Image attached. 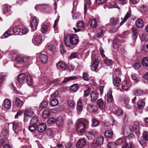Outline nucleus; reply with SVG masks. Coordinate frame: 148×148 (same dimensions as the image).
<instances>
[{
	"label": "nucleus",
	"mask_w": 148,
	"mask_h": 148,
	"mask_svg": "<svg viewBox=\"0 0 148 148\" xmlns=\"http://www.w3.org/2000/svg\"><path fill=\"white\" fill-rule=\"evenodd\" d=\"M64 42L65 45L69 47L76 46L79 43V39L77 35L75 34H66L64 35Z\"/></svg>",
	"instance_id": "1"
},
{
	"label": "nucleus",
	"mask_w": 148,
	"mask_h": 148,
	"mask_svg": "<svg viewBox=\"0 0 148 148\" xmlns=\"http://www.w3.org/2000/svg\"><path fill=\"white\" fill-rule=\"evenodd\" d=\"M88 122L85 120L79 121L77 125V130L78 132L82 133L87 127Z\"/></svg>",
	"instance_id": "2"
},
{
	"label": "nucleus",
	"mask_w": 148,
	"mask_h": 148,
	"mask_svg": "<svg viewBox=\"0 0 148 148\" xmlns=\"http://www.w3.org/2000/svg\"><path fill=\"white\" fill-rule=\"evenodd\" d=\"M56 123L58 126L60 127L63 124V120L61 116H58L56 119L53 117L49 118L47 121V123L49 124H51Z\"/></svg>",
	"instance_id": "3"
},
{
	"label": "nucleus",
	"mask_w": 148,
	"mask_h": 148,
	"mask_svg": "<svg viewBox=\"0 0 148 148\" xmlns=\"http://www.w3.org/2000/svg\"><path fill=\"white\" fill-rule=\"evenodd\" d=\"M15 59L16 62L19 64H22L29 60V56L20 55L16 56Z\"/></svg>",
	"instance_id": "4"
},
{
	"label": "nucleus",
	"mask_w": 148,
	"mask_h": 148,
	"mask_svg": "<svg viewBox=\"0 0 148 148\" xmlns=\"http://www.w3.org/2000/svg\"><path fill=\"white\" fill-rule=\"evenodd\" d=\"M85 27L84 23L82 21H79L77 24V28H73V29L75 33H77L80 31L84 30Z\"/></svg>",
	"instance_id": "5"
},
{
	"label": "nucleus",
	"mask_w": 148,
	"mask_h": 148,
	"mask_svg": "<svg viewBox=\"0 0 148 148\" xmlns=\"http://www.w3.org/2000/svg\"><path fill=\"white\" fill-rule=\"evenodd\" d=\"M138 140L141 144H143L146 143L147 141H148V132L145 131L143 132V139L138 138Z\"/></svg>",
	"instance_id": "6"
},
{
	"label": "nucleus",
	"mask_w": 148,
	"mask_h": 148,
	"mask_svg": "<svg viewBox=\"0 0 148 148\" xmlns=\"http://www.w3.org/2000/svg\"><path fill=\"white\" fill-rule=\"evenodd\" d=\"M47 128V126L45 124L41 123L39 124L36 127V130L40 133H42Z\"/></svg>",
	"instance_id": "7"
},
{
	"label": "nucleus",
	"mask_w": 148,
	"mask_h": 148,
	"mask_svg": "<svg viewBox=\"0 0 148 148\" xmlns=\"http://www.w3.org/2000/svg\"><path fill=\"white\" fill-rule=\"evenodd\" d=\"M54 110L53 109H47L44 110L42 114V117L45 119L48 118L51 113Z\"/></svg>",
	"instance_id": "8"
},
{
	"label": "nucleus",
	"mask_w": 148,
	"mask_h": 148,
	"mask_svg": "<svg viewBox=\"0 0 148 148\" xmlns=\"http://www.w3.org/2000/svg\"><path fill=\"white\" fill-rule=\"evenodd\" d=\"M132 83L130 82L123 81L122 83V87L125 90H127L132 86Z\"/></svg>",
	"instance_id": "9"
},
{
	"label": "nucleus",
	"mask_w": 148,
	"mask_h": 148,
	"mask_svg": "<svg viewBox=\"0 0 148 148\" xmlns=\"http://www.w3.org/2000/svg\"><path fill=\"white\" fill-rule=\"evenodd\" d=\"M42 41V37L40 34L38 35L35 34L34 36V38L33 41H35L36 44H40L41 43Z\"/></svg>",
	"instance_id": "10"
},
{
	"label": "nucleus",
	"mask_w": 148,
	"mask_h": 148,
	"mask_svg": "<svg viewBox=\"0 0 148 148\" xmlns=\"http://www.w3.org/2000/svg\"><path fill=\"white\" fill-rule=\"evenodd\" d=\"M11 7L7 4L3 5L2 7V12L4 14L11 13Z\"/></svg>",
	"instance_id": "11"
},
{
	"label": "nucleus",
	"mask_w": 148,
	"mask_h": 148,
	"mask_svg": "<svg viewBox=\"0 0 148 148\" xmlns=\"http://www.w3.org/2000/svg\"><path fill=\"white\" fill-rule=\"evenodd\" d=\"M86 144V141L83 138L79 139L76 144V146L78 148H81Z\"/></svg>",
	"instance_id": "12"
},
{
	"label": "nucleus",
	"mask_w": 148,
	"mask_h": 148,
	"mask_svg": "<svg viewBox=\"0 0 148 148\" xmlns=\"http://www.w3.org/2000/svg\"><path fill=\"white\" fill-rule=\"evenodd\" d=\"M86 109L87 111L89 112H93L97 110L98 107L95 105L89 104L87 106Z\"/></svg>",
	"instance_id": "13"
},
{
	"label": "nucleus",
	"mask_w": 148,
	"mask_h": 148,
	"mask_svg": "<svg viewBox=\"0 0 148 148\" xmlns=\"http://www.w3.org/2000/svg\"><path fill=\"white\" fill-rule=\"evenodd\" d=\"M103 142V138L102 136H99L96 139V142L94 146L99 147L101 145Z\"/></svg>",
	"instance_id": "14"
},
{
	"label": "nucleus",
	"mask_w": 148,
	"mask_h": 148,
	"mask_svg": "<svg viewBox=\"0 0 148 148\" xmlns=\"http://www.w3.org/2000/svg\"><path fill=\"white\" fill-rule=\"evenodd\" d=\"M96 132L95 131H87L86 133V137L88 140H90L95 137V135Z\"/></svg>",
	"instance_id": "15"
},
{
	"label": "nucleus",
	"mask_w": 148,
	"mask_h": 148,
	"mask_svg": "<svg viewBox=\"0 0 148 148\" xmlns=\"http://www.w3.org/2000/svg\"><path fill=\"white\" fill-rule=\"evenodd\" d=\"M21 122L15 121H13L12 125V129L16 132V130L18 129L19 127L21 125Z\"/></svg>",
	"instance_id": "16"
},
{
	"label": "nucleus",
	"mask_w": 148,
	"mask_h": 148,
	"mask_svg": "<svg viewBox=\"0 0 148 148\" xmlns=\"http://www.w3.org/2000/svg\"><path fill=\"white\" fill-rule=\"evenodd\" d=\"M11 101L8 99H5L3 102L4 107L6 109H9L11 107Z\"/></svg>",
	"instance_id": "17"
},
{
	"label": "nucleus",
	"mask_w": 148,
	"mask_h": 148,
	"mask_svg": "<svg viewBox=\"0 0 148 148\" xmlns=\"http://www.w3.org/2000/svg\"><path fill=\"white\" fill-rule=\"evenodd\" d=\"M99 61L97 59H96L93 61V64L91 65V69L93 71H96L98 69L99 64Z\"/></svg>",
	"instance_id": "18"
},
{
	"label": "nucleus",
	"mask_w": 148,
	"mask_h": 148,
	"mask_svg": "<svg viewBox=\"0 0 148 148\" xmlns=\"http://www.w3.org/2000/svg\"><path fill=\"white\" fill-rule=\"evenodd\" d=\"M132 38L135 41L136 40L138 36V29L135 27H132Z\"/></svg>",
	"instance_id": "19"
},
{
	"label": "nucleus",
	"mask_w": 148,
	"mask_h": 148,
	"mask_svg": "<svg viewBox=\"0 0 148 148\" xmlns=\"http://www.w3.org/2000/svg\"><path fill=\"white\" fill-rule=\"evenodd\" d=\"M97 103L99 107V108L101 110H103L105 108L106 106L103 100L100 99L97 101Z\"/></svg>",
	"instance_id": "20"
},
{
	"label": "nucleus",
	"mask_w": 148,
	"mask_h": 148,
	"mask_svg": "<svg viewBox=\"0 0 148 148\" xmlns=\"http://www.w3.org/2000/svg\"><path fill=\"white\" fill-rule=\"evenodd\" d=\"M25 76L26 75L25 73H22L18 76L17 79L20 84H22L23 82Z\"/></svg>",
	"instance_id": "21"
},
{
	"label": "nucleus",
	"mask_w": 148,
	"mask_h": 148,
	"mask_svg": "<svg viewBox=\"0 0 148 148\" xmlns=\"http://www.w3.org/2000/svg\"><path fill=\"white\" fill-rule=\"evenodd\" d=\"M112 89H110L107 94V101L108 102L110 103L112 102L113 100V99L112 95Z\"/></svg>",
	"instance_id": "22"
},
{
	"label": "nucleus",
	"mask_w": 148,
	"mask_h": 148,
	"mask_svg": "<svg viewBox=\"0 0 148 148\" xmlns=\"http://www.w3.org/2000/svg\"><path fill=\"white\" fill-rule=\"evenodd\" d=\"M90 96L91 101L94 102L98 99L99 95L95 91H93L90 93Z\"/></svg>",
	"instance_id": "23"
},
{
	"label": "nucleus",
	"mask_w": 148,
	"mask_h": 148,
	"mask_svg": "<svg viewBox=\"0 0 148 148\" xmlns=\"http://www.w3.org/2000/svg\"><path fill=\"white\" fill-rule=\"evenodd\" d=\"M38 25V22L35 18H33L32 20L31 27L33 30H35L37 29Z\"/></svg>",
	"instance_id": "24"
},
{
	"label": "nucleus",
	"mask_w": 148,
	"mask_h": 148,
	"mask_svg": "<svg viewBox=\"0 0 148 148\" xmlns=\"http://www.w3.org/2000/svg\"><path fill=\"white\" fill-rule=\"evenodd\" d=\"M139 10L141 13L145 14L148 12V7L146 5H142L139 7Z\"/></svg>",
	"instance_id": "25"
},
{
	"label": "nucleus",
	"mask_w": 148,
	"mask_h": 148,
	"mask_svg": "<svg viewBox=\"0 0 148 148\" xmlns=\"http://www.w3.org/2000/svg\"><path fill=\"white\" fill-rule=\"evenodd\" d=\"M56 66L58 69H64L66 67V64L63 62L60 61L57 63Z\"/></svg>",
	"instance_id": "26"
},
{
	"label": "nucleus",
	"mask_w": 148,
	"mask_h": 148,
	"mask_svg": "<svg viewBox=\"0 0 148 148\" xmlns=\"http://www.w3.org/2000/svg\"><path fill=\"white\" fill-rule=\"evenodd\" d=\"M39 58L41 62L43 64L46 62L48 60L47 56L44 54H40Z\"/></svg>",
	"instance_id": "27"
},
{
	"label": "nucleus",
	"mask_w": 148,
	"mask_h": 148,
	"mask_svg": "<svg viewBox=\"0 0 148 148\" xmlns=\"http://www.w3.org/2000/svg\"><path fill=\"white\" fill-rule=\"evenodd\" d=\"M121 80L119 77H115L113 79V83L114 86L118 87L121 84Z\"/></svg>",
	"instance_id": "28"
},
{
	"label": "nucleus",
	"mask_w": 148,
	"mask_h": 148,
	"mask_svg": "<svg viewBox=\"0 0 148 148\" xmlns=\"http://www.w3.org/2000/svg\"><path fill=\"white\" fill-rule=\"evenodd\" d=\"M15 105L16 106L19 108H20L23 106V102L20 100L18 97L15 98Z\"/></svg>",
	"instance_id": "29"
},
{
	"label": "nucleus",
	"mask_w": 148,
	"mask_h": 148,
	"mask_svg": "<svg viewBox=\"0 0 148 148\" xmlns=\"http://www.w3.org/2000/svg\"><path fill=\"white\" fill-rule=\"evenodd\" d=\"M133 130L135 133H137L139 131V123L138 122L135 123L133 125Z\"/></svg>",
	"instance_id": "30"
},
{
	"label": "nucleus",
	"mask_w": 148,
	"mask_h": 148,
	"mask_svg": "<svg viewBox=\"0 0 148 148\" xmlns=\"http://www.w3.org/2000/svg\"><path fill=\"white\" fill-rule=\"evenodd\" d=\"M66 102L67 104L71 107H73L75 105V103L73 100V97H70L69 98Z\"/></svg>",
	"instance_id": "31"
},
{
	"label": "nucleus",
	"mask_w": 148,
	"mask_h": 148,
	"mask_svg": "<svg viewBox=\"0 0 148 148\" xmlns=\"http://www.w3.org/2000/svg\"><path fill=\"white\" fill-rule=\"evenodd\" d=\"M119 22V19L117 18L112 17L110 19V23L112 26L117 25Z\"/></svg>",
	"instance_id": "32"
},
{
	"label": "nucleus",
	"mask_w": 148,
	"mask_h": 148,
	"mask_svg": "<svg viewBox=\"0 0 148 148\" xmlns=\"http://www.w3.org/2000/svg\"><path fill=\"white\" fill-rule=\"evenodd\" d=\"M58 101L56 98H53L50 99V104L51 106L54 107L58 105Z\"/></svg>",
	"instance_id": "33"
},
{
	"label": "nucleus",
	"mask_w": 148,
	"mask_h": 148,
	"mask_svg": "<svg viewBox=\"0 0 148 148\" xmlns=\"http://www.w3.org/2000/svg\"><path fill=\"white\" fill-rule=\"evenodd\" d=\"M77 77L75 76H71L69 77H65L62 81V83H66L69 81L76 79Z\"/></svg>",
	"instance_id": "34"
},
{
	"label": "nucleus",
	"mask_w": 148,
	"mask_h": 148,
	"mask_svg": "<svg viewBox=\"0 0 148 148\" xmlns=\"http://www.w3.org/2000/svg\"><path fill=\"white\" fill-rule=\"evenodd\" d=\"M88 25L93 28H95L97 26V22L96 19H90L88 23Z\"/></svg>",
	"instance_id": "35"
},
{
	"label": "nucleus",
	"mask_w": 148,
	"mask_h": 148,
	"mask_svg": "<svg viewBox=\"0 0 148 148\" xmlns=\"http://www.w3.org/2000/svg\"><path fill=\"white\" fill-rule=\"evenodd\" d=\"M24 113L31 117L32 116L34 113L33 110L31 108H27L25 111Z\"/></svg>",
	"instance_id": "36"
},
{
	"label": "nucleus",
	"mask_w": 148,
	"mask_h": 148,
	"mask_svg": "<svg viewBox=\"0 0 148 148\" xmlns=\"http://www.w3.org/2000/svg\"><path fill=\"white\" fill-rule=\"evenodd\" d=\"M141 64L144 66L148 67V57H145L143 58L141 60Z\"/></svg>",
	"instance_id": "37"
},
{
	"label": "nucleus",
	"mask_w": 148,
	"mask_h": 148,
	"mask_svg": "<svg viewBox=\"0 0 148 148\" xmlns=\"http://www.w3.org/2000/svg\"><path fill=\"white\" fill-rule=\"evenodd\" d=\"M83 104L81 101H78L77 104V110L78 111L81 112L82 110Z\"/></svg>",
	"instance_id": "38"
},
{
	"label": "nucleus",
	"mask_w": 148,
	"mask_h": 148,
	"mask_svg": "<svg viewBox=\"0 0 148 148\" xmlns=\"http://www.w3.org/2000/svg\"><path fill=\"white\" fill-rule=\"evenodd\" d=\"M123 111L122 109L119 108H117L114 111V114L118 116H121L123 114Z\"/></svg>",
	"instance_id": "39"
},
{
	"label": "nucleus",
	"mask_w": 148,
	"mask_h": 148,
	"mask_svg": "<svg viewBox=\"0 0 148 148\" xmlns=\"http://www.w3.org/2000/svg\"><path fill=\"white\" fill-rule=\"evenodd\" d=\"M136 25L137 27L141 28L143 27V23L142 19H138L136 22Z\"/></svg>",
	"instance_id": "40"
},
{
	"label": "nucleus",
	"mask_w": 148,
	"mask_h": 148,
	"mask_svg": "<svg viewBox=\"0 0 148 148\" xmlns=\"http://www.w3.org/2000/svg\"><path fill=\"white\" fill-rule=\"evenodd\" d=\"M78 85L77 84H75L71 86L70 90L72 92H76L78 89Z\"/></svg>",
	"instance_id": "41"
},
{
	"label": "nucleus",
	"mask_w": 148,
	"mask_h": 148,
	"mask_svg": "<svg viewBox=\"0 0 148 148\" xmlns=\"http://www.w3.org/2000/svg\"><path fill=\"white\" fill-rule=\"evenodd\" d=\"M131 16V13L130 12H127L125 15L124 17L122 20V21L120 23V24L121 25L123 23H125L126 21Z\"/></svg>",
	"instance_id": "42"
},
{
	"label": "nucleus",
	"mask_w": 148,
	"mask_h": 148,
	"mask_svg": "<svg viewBox=\"0 0 148 148\" xmlns=\"http://www.w3.org/2000/svg\"><path fill=\"white\" fill-rule=\"evenodd\" d=\"M38 117L37 116H34L31 120L30 123L32 125H34L38 121Z\"/></svg>",
	"instance_id": "43"
},
{
	"label": "nucleus",
	"mask_w": 148,
	"mask_h": 148,
	"mask_svg": "<svg viewBox=\"0 0 148 148\" xmlns=\"http://www.w3.org/2000/svg\"><path fill=\"white\" fill-rule=\"evenodd\" d=\"M104 134L106 138H111L113 135V132L111 130H106Z\"/></svg>",
	"instance_id": "44"
},
{
	"label": "nucleus",
	"mask_w": 148,
	"mask_h": 148,
	"mask_svg": "<svg viewBox=\"0 0 148 148\" xmlns=\"http://www.w3.org/2000/svg\"><path fill=\"white\" fill-rule=\"evenodd\" d=\"M87 3H85L84 5V12L86 13L87 12V8L90 6L91 3V0H86Z\"/></svg>",
	"instance_id": "45"
},
{
	"label": "nucleus",
	"mask_w": 148,
	"mask_h": 148,
	"mask_svg": "<svg viewBox=\"0 0 148 148\" xmlns=\"http://www.w3.org/2000/svg\"><path fill=\"white\" fill-rule=\"evenodd\" d=\"M21 28L19 27H16L13 29V32L14 35H20V33L21 32Z\"/></svg>",
	"instance_id": "46"
},
{
	"label": "nucleus",
	"mask_w": 148,
	"mask_h": 148,
	"mask_svg": "<svg viewBox=\"0 0 148 148\" xmlns=\"http://www.w3.org/2000/svg\"><path fill=\"white\" fill-rule=\"evenodd\" d=\"M47 47V49L52 52H54L56 50L55 47L52 44H48Z\"/></svg>",
	"instance_id": "47"
},
{
	"label": "nucleus",
	"mask_w": 148,
	"mask_h": 148,
	"mask_svg": "<svg viewBox=\"0 0 148 148\" xmlns=\"http://www.w3.org/2000/svg\"><path fill=\"white\" fill-rule=\"evenodd\" d=\"M115 143L116 146L117 145L121 146L125 144V142L123 141L121 138H119L117 139Z\"/></svg>",
	"instance_id": "48"
},
{
	"label": "nucleus",
	"mask_w": 148,
	"mask_h": 148,
	"mask_svg": "<svg viewBox=\"0 0 148 148\" xmlns=\"http://www.w3.org/2000/svg\"><path fill=\"white\" fill-rule=\"evenodd\" d=\"M137 105L138 109H141L145 106V103L143 101L141 100H140L138 102Z\"/></svg>",
	"instance_id": "49"
},
{
	"label": "nucleus",
	"mask_w": 148,
	"mask_h": 148,
	"mask_svg": "<svg viewBox=\"0 0 148 148\" xmlns=\"http://www.w3.org/2000/svg\"><path fill=\"white\" fill-rule=\"evenodd\" d=\"M26 82L27 84L30 86L32 85L33 81L32 78L30 75L27 76L26 78Z\"/></svg>",
	"instance_id": "50"
},
{
	"label": "nucleus",
	"mask_w": 148,
	"mask_h": 148,
	"mask_svg": "<svg viewBox=\"0 0 148 148\" xmlns=\"http://www.w3.org/2000/svg\"><path fill=\"white\" fill-rule=\"evenodd\" d=\"M103 62L104 63L108 66H110L113 63V61L107 58L103 60Z\"/></svg>",
	"instance_id": "51"
},
{
	"label": "nucleus",
	"mask_w": 148,
	"mask_h": 148,
	"mask_svg": "<svg viewBox=\"0 0 148 148\" xmlns=\"http://www.w3.org/2000/svg\"><path fill=\"white\" fill-rule=\"evenodd\" d=\"M11 32V30L10 29H8L4 33L2 36H4V38H7L12 35Z\"/></svg>",
	"instance_id": "52"
},
{
	"label": "nucleus",
	"mask_w": 148,
	"mask_h": 148,
	"mask_svg": "<svg viewBox=\"0 0 148 148\" xmlns=\"http://www.w3.org/2000/svg\"><path fill=\"white\" fill-rule=\"evenodd\" d=\"M48 8V7L44 5H37L35 7V8L36 10H38L39 9L41 10L42 9V10L44 9H47Z\"/></svg>",
	"instance_id": "53"
},
{
	"label": "nucleus",
	"mask_w": 148,
	"mask_h": 148,
	"mask_svg": "<svg viewBox=\"0 0 148 148\" xmlns=\"http://www.w3.org/2000/svg\"><path fill=\"white\" fill-rule=\"evenodd\" d=\"M92 126L93 127H95L98 126L99 124V122L95 119L93 118L92 119Z\"/></svg>",
	"instance_id": "54"
},
{
	"label": "nucleus",
	"mask_w": 148,
	"mask_h": 148,
	"mask_svg": "<svg viewBox=\"0 0 148 148\" xmlns=\"http://www.w3.org/2000/svg\"><path fill=\"white\" fill-rule=\"evenodd\" d=\"M46 134L49 136H52L54 134V132L51 129H48L46 131Z\"/></svg>",
	"instance_id": "55"
},
{
	"label": "nucleus",
	"mask_w": 148,
	"mask_h": 148,
	"mask_svg": "<svg viewBox=\"0 0 148 148\" xmlns=\"http://www.w3.org/2000/svg\"><path fill=\"white\" fill-rule=\"evenodd\" d=\"M29 32V30L27 28H24L22 29L21 32L20 33V35H22L27 34Z\"/></svg>",
	"instance_id": "56"
},
{
	"label": "nucleus",
	"mask_w": 148,
	"mask_h": 148,
	"mask_svg": "<svg viewBox=\"0 0 148 148\" xmlns=\"http://www.w3.org/2000/svg\"><path fill=\"white\" fill-rule=\"evenodd\" d=\"M103 31L102 29H100L97 32L96 36L99 38L101 37L103 34Z\"/></svg>",
	"instance_id": "57"
},
{
	"label": "nucleus",
	"mask_w": 148,
	"mask_h": 148,
	"mask_svg": "<svg viewBox=\"0 0 148 148\" xmlns=\"http://www.w3.org/2000/svg\"><path fill=\"white\" fill-rule=\"evenodd\" d=\"M108 148H116V146L115 143L113 142L109 143L108 145Z\"/></svg>",
	"instance_id": "58"
},
{
	"label": "nucleus",
	"mask_w": 148,
	"mask_h": 148,
	"mask_svg": "<svg viewBox=\"0 0 148 148\" xmlns=\"http://www.w3.org/2000/svg\"><path fill=\"white\" fill-rule=\"evenodd\" d=\"M131 77L132 79L136 83H137L139 82V80L137 77V75L135 74H133L131 75Z\"/></svg>",
	"instance_id": "59"
},
{
	"label": "nucleus",
	"mask_w": 148,
	"mask_h": 148,
	"mask_svg": "<svg viewBox=\"0 0 148 148\" xmlns=\"http://www.w3.org/2000/svg\"><path fill=\"white\" fill-rule=\"evenodd\" d=\"M143 93V92L139 89H137L134 91V94L136 95H140Z\"/></svg>",
	"instance_id": "60"
},
{
	"label": "nucleus",
	"mask_w": 148,
	"mask_h": 148,
	"mask_svg": "<svg viewBox=\"0 0 148 148\" xmlns=\"http://www.w3.org/2000/svg\"><path fill=\"white\" fill-rule=\"evenodd\" d=\"M41 30L42 33H45L47 31V26L45 25H42L41 27Z\"/></svg>",
	"instance_id": "61"
},
{
	"label": "nucleus",
	"mask_w": 148,
	"mask_h": 148,
	"mask_svg": "<svg viewBox=\"0 0 148 148\" xmlns=\"http://www.w3.org/2000/svg\"><path fill=\"white\" fill-rule=\"evenodd\" d=\"M83 78L85 81H88L89 79L88 75L86 73H84L83 74Z\"/></svg>",
	"instance_id": "62"
},
{
	"label": "nucleus",
	"mask_w": 148,
	"mask_h": 148,
	"mask_svg": "<svg viewBox=\"0 0 148 148\" xmlns=\"http://www.w3.org/2000/svg\"><path fill=\"white\" fill-rule=\"evenodd\" d=\"M77 55V53L76 52H73L71 53L69 56V58L70 59H72L76 58Z\"/></svg>",
	"instance_id": "63"
},
{
	"label": "nucleus",
	"mask_w": 148,
	"mask_h": 148,
	"mask_svg": "<svg viewBox=\"0 0 148 148\" xmlns=\"http://www.w3.org/2000/svg\"><path fill=\"white\" fill-rule=\"evenodd\" d=\"M134 68L135 69H138L141 66L140 64L138 62L135 63L133 65Z\"/></svg>",
	"instance_id": "64"
}]
</instances>
